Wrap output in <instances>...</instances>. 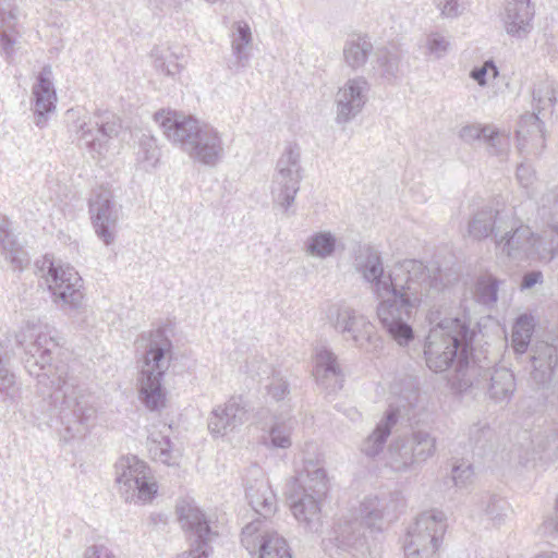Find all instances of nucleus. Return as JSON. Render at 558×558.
<instances>
[{"label":"nucleus","mask_w":558,"mask_h":558,"mask_svg":"<svg viewBox=\"0 0 558 558\" xmlns=\"http://www.w3.org/2000/svg\"><path fill=\"white\" fill-rule=\"evenodd\" d=\"M533 332V317L527 315L519 316L513 325L511 335V347L518 356L523 355L526 352Z\"/></svg>","instance_id":"nucleus-39"},{"label":"nucleus","mask_w":558,"mask_h":558,"mask_svg":"<svg viewBox=\"0 0 558 558\" xmlns=\"http://www.w3.org/2000/svg\"><path fill=\"white\" fill-rule=\"evenodd\" d=\"M0 254L14 270L22 271L29 264L28 253L17 241L12 223L5 217H0Z\"/></svg>","instance_id":"nucleus-28"},{"label":"nucleus","mask_w":558,"mask_h":558,"mask_svg":"<svg viewBox=\"0 0 558 558\" xmlns=\"http://www.w3.org/2000/svg\"><path fill=\"white\" fill-rule=\"evenodd\" d=\"M14 351L9 339L0 340V392L9 393L15 384V375L10 368Z\"/></svg>","instance_id":"nucleus-42"},{"label":"nucleus","mask_w":558,"mask_h":558,"mask_svg":"<svg viewBox=\"0 0 558 558\" xmlns=\"http://www.w3.org/2000/svg\"><path fill=\"white\" fill-rule=\"evenodd\" d=\"M535 558H558V554H556V553L544 554V555L536 556Z\"/></svg>","instance_id":"nucleus-61"},{"label":"nucleus","mask_w":558,"mask_h":558,"mask_svg":"<svg viewBox=\"0 0 558 558\" xmlns=\"http://www.w3.org/2000/svg\"><path fill=\"white\" fill-rule=\"evenodd\" d=\"M542 279H543V274L541 271L533 270V271L526 272L522 277L521 288L522 289H531L536 283L542 282Z\"/></svg>","instance_id":"nucleus-57"},{"label":"nucleus","mask_w":558,"mask_h":558,"mask_svg":"<svg viewBox=\"0 0 558 558\" xmlns=\"http://www.w3.org/2000/svg\"><path fill=\"white\" fill-rule=\"evenodd\" d=\"M89 213L98 238L106 245L113 243L119 215L110 189L99 186L93 191Z\"/></svg>","instance_id":"nucleus-18"},{"label":"nucleus","mask_w":558,"mask_h":558,"mask_svg":"<svg viewBox=\"0 0 558 558\" xmlns=\"http://www.w3.org/2000/svg\"><path fill=\"white\" fill-rule=\"evenodd\" d=\"M137 341L145 350L138 378L140 399L147 409L160 410L166 405L161 381L170 366L173 345L162 327L143 332Z\"/></svg>","instance_id":"nucleus-6"},{"label":"nucleus","mask_w":558,"mask_h":558,"mask_svg":"<svg viewBox=\"0 0 558 558\" xmlns=\"http://www.w3.org/2000/svg\"><path fill=\"white\" fill-rule=\"evenodd\" d=\"M295 422L289 418H276L265 437V445L272 448L287 449L292 445L291 434Z\"/></svg>","instance_id":"nucleus-40"},{"label":"nucleus","mask_w":558,"mask_h":558,"mask_svg":"<svg viewBox=\"0 0 558 558\" xmlns=\"http://www.w3.org/2000/svg\"><path fill=\"white\" fill-rule=\"evenodd\" d=\"M557 84L555 81L538 82L533 89V112L521 116L518 130V149L521 154L538 155L544 147V119L553 114L557 100Z\"/></svg>","instance_id":"nucleus-7"},{"label":"nucleus","mask_w":558,"mask_h":558,"mask_svg":"<svg viewBox=\"0 0 558 558\" xmlns=\"http://www.w3.org/2000/svg\"><path fill=\"white\" fill-rule=\"evenodd\" d=\"M534 8L530 0H508L505 5L502 21L506 32L515 37H523L532 29Z\"/></svg>","instance_id":"nucleus-27"},{"label":"nucleus","mask_w":558,"mask_h":558,"mask_svg":"<svg viewBox=\"0 0 558 558\" xmlns=\"http://www.w3.org/2000/svg\"><path fill=\"white\" fill-rule=\"evenodd\" d=\"M337 239L330 231L313 233L305 242V252L313 257L326 259L333 255Z\"/></svg>","instance_id":"nucleus-38"},{"label":"nucleus","mask_w":558,"mask_h":558,"mask_svg":"<svg viewBox=\"0 0 558 558\" xmlns=\"http://www.w3.org/2000/svg\"><path fill=\"white\" fill-rule=\"evenodd\" d=\"M314 376L317 384L328 392H336L342 388L344 375L337 355L329 349L317 350Z\"/></svg>","instance_id":"nucleus-25"},{"label":"nucleus","mask_w":558,"mask_h":558,"mask_svg":"<svg viewBox=\"0 0 558 558\" xmlns=\"http://www.w3.org/2000/svg\"><path fill=\"white\" fill-rule=\"evenodd\" d=\"M490 428L486 423H476L470 426L469 437L470 441L474 445H480L484 439L490 435Z\"/></svg>","instance_id":"nucleus-53"},{"label":"nucleus","mask_w":558,"mask_h":558,"mask_svg":"<svg viewBox=\"0 0 558 558\" xmlns=\"http://www.w3.org/2000/svg\"><path fill=\"white\" fill-rule=\"evenodd\" d=\"M138 159L146 163L147 168H155L160 158V150L153 136L143 135L140 140Z\"/></svg>","instance_id":"nucleus-46"},{"label":"nucleus","mask_w":558,"mask_h":558,"mask_svg":"<svg viewBox=\"0 0 558 558\" xmlns=\"http://www.w3.org/2000/svg\"><path fill=\"white\" fill-rule=\"evenodd\" d=\"M551 440H555V435L546 436L545 440H537L536 438L533 439L532 441L536 442V446L538 447L539 450H545L549 446Z\"/></svg>","instance_id":"nucleus-59"},{"label":"nucleus","mask_w":558,"mask_h":558,"mask_svg":"<svg viewBox=\"0 0 558 558\" xmlns=\"http://www.w3.org/2000/svg\"><path fill=\"white\" fill-rule=\"evenodd\" d=\"M451 475L457 487H465L472 482L474 472L470 463L462 461L452 466Z\"/></svg>","instance_id":"nucleus-51"},{"label":"nucleus","mask_w":558,"mask_h":558,"mask_svg":"<svg viewBox=\"0 0 558 558\" xmlns=\"http://www.w3.org/2000/svg\"><path fill=\"white\" fill-rule=\"evenodd\" d=\"M66 116L70 119H74L76 117V111L74 109H70L66 111Z\"/></svg>","instance_id":"nucleus-62"},{"label":"nucleus","mask_w":558,"mask_h":558,"mask_svg":"<svg viewBox=\"0 0 558 558\" xmlns=\"http://www.w3.org/2000/svg\"><path fill=\"white\" fill-rule=\"evenodd\" d=\"M302 181L301 148L289 143L277 161L272 180L274 199L287 210L295 199Z\"/></svg>","instance_id":"nucleus-15"},{"label":"nucleus","mask_w":558,"mask_h":558,"mask_svg":"<svg viewBox=\"0 0 558 558\" xmlns=\"http://www.w3.org/2000/svg\"><path fill=\"white\" fill-rule=\"evenodd\" d=\"M508 504L506 500L498 496H489L486 500L484 509L487 518L496 523H500L506 515Z\"/></svg>","instance_id":"nucleus-47"},{"label":"nucleus","mask_w":558,"mask_h":558,"mask_svg":"<svg viewBox=\"0 0 558 558\" xmlns=\"http://www.w3.org/2000/svg\"><path fill=\"white\" fill-rule=\"evenodd\" d=\"M511 209L495 210L492 207H484L476 211L468 226V233L475 240H482L489 235L496 238L497 220L505 213H510Z\"/></svg>","instance_id":"nucleus-32"},{"label":"nucleus","mask_w":558,"mask_h":558,"mask_svg":"<svg viewBox=\"0 0 558 558\" xmlns=\"http://www.w3.org/2000/svg\"><path fill=\"white\" fill-rule=\"evenodd\" d=\"M459 135L461 140L468 144H472L475 141L483 142L486 135V125H465L460 130Z\"/></svg>","instance_id":"nucleus-52"},{"label":"nucleus","mask_w":558,"mask_h":558,"mask_svg":"<svg viewBox=\"0 0 558 558\" xmlns=\"http://www.w3.org/2000/svg\"><path fill=\"white\" fill-rule=\"evenodd\" d=\"M352 265L378 300L377 316L383 328L399 345L409 344L414 338L409 324L412 314L424 296L445 287L442 280L432 277L415 259L404 260L386 272L380 254L368 245L355 251Z\"/></svg>","instance_id":"nucleus-1"},{"label":"nucleus","mask_w":558,"mask_h":558,"mask_svg":"<svg viewBox=\"0 0 558 558\" xmlns=\"http://www.w3.org/2000/svg\"><path fill=\"white\" fill-rule=\"evenodd\" d=\"M447 529L446 515L440 510L420 513L409 526L404 541L407 558H436Z\"/></svg>","instance_id":"nucleus-10"},{"label":"nucleus","mask_w":558,"mask_h":558,"mask_svg":"<svg viewBox=\"0 0 558 558\" xmlns=\"http://www.w3.org/2000/svg\"><path fill=\"white\" fill-rule=\"evenodd\" d=\"M48 268L45 280L53 302L61 310L77 312L83 306V280L72 266L54 265L50 258H45L41 269Z\"/></svg>","instance_id":"nucleus-14"},{"label":"nucleus","mask_w":558,"mask_h":558,"mask_svg":"<svg viewBox=\"0 0 558 558\" xmlns=\"http://www.w3.org/2000/svg\"><path fill=\"white\" fill-rule=\"evenodd\" d=\"M147 450L150 458L167 465L178 463L179 454L172 449L169 436L153 432L147 438Z\"/></svg>","instance_id":"nucleus-36"},{"label":"nucleus","mask_w":558,"mask_h":558,"mask_svg":"<svg viewBox=\"0 0 558 558\" xmlns=\"http://www.w3.org/2000/svg\"><path fill=\"white\" fill-rule=\"evenodd\" d=\"M248 372H251L253 375L262 376V374H267L269 366L267 364L259 365L255 367L254 362L252 361L248 365Z\"/></svg>","instance_id":"nucleus-58"},{"label":"nucleus","mask_w":558,"mask_h":558,"mask_svg":"<svg viewBox=\"0 0 558 558\" xmlns=\"http://www.w3.org/2000/svg\"><path fill=\"white\" fill-rule=\"evenodd\" d=\"M16 345L24 350V366L35 376L38 386L48 388L49 416H57L69 437L82 436L96 415L92 397L68 365L51 367L52 354L59 348L54 328L47 324L27 322L15 336Z\"/></svg>","instance_id":"nucleus-2"},{"label":"nucleus","mask_w":558,"mask_h":558,"mask_svg":"<svg viewBox=\"0 0 558 558\" xmlns=\"http://www.w3.org/2000/svg\"><path fill=\"white\" fill-rule=\"evenodd\" d=\"M153 65L159 75L175 78L181 72L179 57L169 47H156L151 51Z\"/></svg>","instance_id":"nucleus-37"},{"label":"nucleus","mask_w":558,"mask_h":558,"mask_svg":"<svg viewBox=\"0 0 558 558\" xmlns=\"http://www.w3.org/2000/svg\"><path fill=\"white\" fill-rule=\"evenodd\" d=\"M335 542L340 549L350 551L355 558H364L369 554V542L362 521L339 524L335 530Z\"/></svg>","instance_id":"nucleus-26"},{"label":"nucleus","mask_w":558,"mask_h":558,"mask_svg":"<svg viewBox=\"0 0 558 558\" xmlns=\"http://www.w3.org/2000/svg\"><path fill=\"white\" fill-rule=\"evenodd\" d=\"M435 4L445 19H457L465 10V0H435Z\"/></svg>","instance_id":"nucleus-49"},{"label":"nucleus","mask_w":558,"mask_h":558,"mask_svg":"<svg viewBox=\"0 0 558 558\" xmlns=\"http://www.w3.org/2000/svg\"><path fill=\"white\" fill-rule=\"evenodd\" d=\"M253 37L250 25L244 21L233 24L231 33L232 59L229 61V69L238 72L247 66L251 58Z\"/></svg>","instance_id":"nucleus-29"},{"label":"nucleus","mask_w":558,"mask_h":558,"mask_svg":"<svg viewBox=\"0 0 558 558\" xmlns=\"http://www.w3.org/2000/svg\"><path fill=\"white\" fill-rule=\"evenodd\" d=\"M78 145L86 149L93 158H101L111 148L112 141L122 132V121L113 112L96 110L93 114L84 117L74 125Z\"/></svg>","instance_id":"nucleus-11"},{"label":"nucleus","mask_w":558,"mask_h":558,"mask_svg":"<svg viewBox=\"0 0 558 558\" xmlns=\"http://www.w3.org/2000/svg\"><path fill=\"white\" fill-rule=\"evenodd\" d=\"M490 155L504 157L508 154L510 138L507 134L500 133L490 125H486V135L483 141Z\"/></svg>","instance_id":"nucleus-44"},{"label":"nucleus","mask_w":558,"mask_h":558,"mask_svg":"<svg viewBox=\"0 0 558 558\" xmlns=\"http://www.w3.org/2000/svg\"><path fill=\"white\" fill-rule=\"evenodd\" d=\"M498 221L495 242L502 254L511 258H523L535 252L541 260L547 262L542 258V254L545 248H549L550 238L544 233L536 239L531 228L515 218L512 210L501 215Z\"/></svg>","instance_id":"nucleus-9"},{"label":"nucleus","mask_w":558,"mask_h":558,"mask_svg":"<svg viewBox=\"0 0 558 558\" xmlns=\"http://www.w3.org/2000/svg\"><path fill=\"white\" fill-rule=\"evenodd\" d=\"M498 75L499 70L493 60L485 61L481 66H475L470 72V77L482 87L487 85V76L496 78Z\"/></svg>","instance_id":"nucleus-48"},{"label":"nucleus","mask_w":558,"mask_h":558,"mask_svg":"<svg viewBox=\"0 0 558 558\" xmlns=\"http://www.w3.org/2000/svg\"><path fill=\"white\" fill-rule=\"evenodd\" d=\"M425 56L439 60L447 56V53L451 49V43L449 37L439 33V32H430L426 35L425 44Z\"/></svg>","instance_id":"nucleus-43"},{"label":"nucleus","mask_w":558,"mask_h":558,"mask_svg":"<svg viewBox=\"0 0 558 558\" xmlns=\"http://www.w3.org/2000/svg\"><path fill=\"white\" fill-rule=\"evenodd\" d=\"M34 122L43 129L47 123L48 114L56 110L57 93L52 83V69L46 65L37 75V81L32 88Z\"/></svg>","instance_id":"nucleus-23"},{"label":"nucleus","mask_w":558,"mask_h":558,"mask_svg":"<svg viewBox=\"0 0 558 558\" xmlns=\"http://www.w3.org/2000/svg\"><path fill=\"white\" fill-rule=\"evenodd\" d=\"M478 367L480 375L477 376L474 385L478 383V378L481 376L486 378L489 375L490 384L488 387V393L492 399L497 402H501L508 400L512 396L515 389V381L514 376L510 369L506 367H497L492 372L486 371L484 374H482V367Z\"/></svg>","instance_id":"nucleus-31"},{"label":"nucleus","mask_w":558,"mask_h":558,"mask_svg":"<svg viewBox=\"0 0 558 558\" xmlns=\"http://www.w3.org/2000/svg\"><path fill=\"white\" fill-rule=\"evenodd\" d=\"M241 543L250 554L258 553L259 558H292L287 541L271 530L267 521L257 519L246 524Z\"/></svg>","instance_id":"nucleus-17"},{"label":"nucleus","mask_w":558,"mask_h":558,"mask_svg":"<svg viewBox=\"0 0 558 558\" xmlns=\"http://www.w3.org/2000/svg\"><path fill=\"white\" fill-rule=\"evenodd\" d=\"M536 216L543 226L548 228L545 230V236L550 238L549 248H545L542 258L551 260L558 254V184L543 194Z\"/></svg>","instance_id":"nucleus-24"},{"label":"nucleus","mask_w":558,"mask_h":558,"mask_svg":"<svg viewBox=\"0 0 558 558\" xmlns=\"http://www.w3.org/2000/svg\"><path fill=\"white\" fill-rule=\"evenodd\" d=\"M116 483L125 501L148 502L157 494L150 468L136 456L121 457L114 464Z\"/></svg>","instance_id":"nucleus-12"},{"label":"nucleus","mask_w":558,"mask_h":558,"mask_svg":"<svg viewBox=\"0 0 558 558\" xmlns=\"http://www.w3.org/2000/svg\"><path fill=\"white\" fill-rule=\"evenodd\" d=\"M247 420V403L242 397L233 396L211 411L208 429L213 435L225 436L242 426Z\"/></svg>","instance_id":"nucleus-20"},{"label":"nucleus","mask_w":558,"mask_h":558,"mask_svg":"<svg viewBox=\"0 0 558 558\" xmlns=\"http://www.w3.org/2000/svg\"><path fill=\"white\" fill-rule=\"evenodd\" d=\"M83 558H116V556L104 545H92L84 550Z\"/></svg>","instance_id":"nucleus-55"},{"label":"nucleus","mask_w":558,"mask_h":558,"mask_svg":"<svg viewBox=\"0 0 558 558\" xmlns=\"http://www.w3.org/2000/svg\"><path fill=\"white\" fill-rule=\"evenodd\" d=\"M517 179L522 187L529 189L535 180V172L530 165L522 162L517 168Z\"/></svg>","instance_id":"nucleus-54"},{"label":"nucleus","mask_w":558,"mask_h":558,"mask_svg":"<svg viewBox=\"0 0 558 558\" xmlns=\"http://www.w3.org/2000/svg\"><path fill=\"white\" fill-rule=\"evenodd\" d=\"M393 392L398 397L390 402L383 418L361 444L362 453L368 458H375L383 452L385 444L399 418L409 416V411L418 402V386L414 378L405 379L400 388L395 387Z\"/></svg>","instance_id":"nucleus-8"},{"label":"nucleus","mask_w":558,"mask_h":558,"mask_svg":"<svg viewBox=\"0 0 558 558\" xmlns=\"http://www.w3.org/2000/svg\"><path fill=\"white\" fill-rule=\"evenodd\" d=\"M404 508V498L399 490H383L366 496L360 505L361 521L371 531H383L386 524L397 520Z\"/></svg>","instance_id":"nucleus-16"},{"label":"nucleus","mask_w":558,"mask_h":558,"mask_svg":"<svg viewBox=\"0 0 558 558\" xmlns=\"http://www.w3.org/2000/svg\"><path fill=\"white\" fill-rule=\"evenodd\" d=\"M177 513L192 544L190 550L175 558H208L213 553L210 544L218 536V532L211 525V519L194 502L187 500L178 504Z\"/></svg>","instance_id":"nucleus-13"},{"label":"nucleus","mask_w":558,"mask_h":558,"mask_svg":"<svg viewBox=\"0 0 558 558\" xmlns=\"http://www.w3.org/2000/svg\"><path fill=\"white\" fill-rule=\"evenodd\" d=\"M401 54L397 50L378 48L372 61L373 75L387 83H393L401 76Z\"/></svg>","instance_id":"nucleus-30"},{"label":"nucleus","mask_w":558,"mask_h":558,"mask_svg":"<svg viewBox=\"0 0 558 558\" xmlns=\"http://www.w3.org/2000/svg\"><path fill=\"white\" fill-rule=\"evenodd\" d=\"M548 524H549V526L553 527L554 532L556 534H558V511L557 510H555V515H554V518L550 519Z\"/></svg>","instance_id":"nucleus-60"},{"label":"nucleus","mask_w":558,"mask_h":558,"mask_svg":"<svg viewBox=\"0 0 558 558\" xmlns=\"http://www.w3.org/2000/svg\"><path fill=\"white\" fill-rule=\"evenodd\" d=\"M248 473L251 477L246 483V498L253 510L266 520L277 509L276 495L260 468L254 465Z\"/></svg>","instance_id":"nucleus-22"},{"label":"nucleus","mask_w":558,"mask_h":558,"mask_svg":"<svg viewBox=\"0 0 558 558\" xmlns=\"http://www.w3.org/2000/svg\"><path fill=\"white\" fill-rule=\"evenodd\" d=\"M374 47L366 35L353 34L344 43L343 58L348 66L357 70L365 65Z\"/></svg>","instance_id":"nucleus-33"},{"label":"nucleus","mask_w":558,"mask_h":558,"mask_svg":"<svg viewBox=\"0 0 558 558\" xmlns=\"http://www.w3.org/2000/svg\"><path fill=\"white\" fill-rule=\"evenodd\" d=\"M438 313H430L433 325L426 337L424 355L426 365L435 373L452 368L449 383L457 392H464L474 386L480 367L472 356L474 333L458 317H446L436 322Z\"/></svg>","instance_id":"nucleus-3"},{"label":"nucleus","mask_w":558,"mask_h":558,"mask_svg":"<svg viewBox=\"0 0 558 558\" xmlns=\"http://www.w3.org/2000/svg\"><path fill=\"white\" fill-rule=\"evenodd\" d=\"M154 119L165 136L194 161L216 167L223 158L222 136L210 124L173 110L157 111Z\"/></svg>","instance_id":"nucleus-4"},{"label":"nucleus","mask_w":558,"mask_h":558,"mask_svg":"<svg viewBox=\"0 0 558 558\" xmlns=\"http://www.w3.org/2000/svg\"><path fill=\"white\" fill-rule=\"evenodd\" d=\"M530 357L535 377L539 375L541 381L550 379L554 368L558 364L557 349L547 342H537L532 349Z\"/></svg>","instance_id":"nucleus-34"},{"label":"nucleus","mask_w":558,"mask_h":558,"mask_svg":"<svg viewBox=\"0 0 558 558\" xmlns=\"http://www.w3.org/2000/svg\"><path fill=\"white\" fill-rule=\"evenodd\" d=\"M14 44L15 38L11 34L4 31L0 32V47L4 54L7 56V58H10L13 54Z\"/></svg>","instance_id":"nucleus-56"},{"label":"nucleus","mask_w":558,"mask_h":558,"mask_svg":"<svg viewBox=\"0 0 558 558\" xmlns=\"http://www.w3.org/2000/svg\"><path fill=\"white\" fill-rule=\"evenodd\" d=\"M268 393L277 401L289 393V384L279 371H271V380L267 385Z\"/></svg>","instance_id":"nucleus-50"},{"label":"nucleus","mask_w":558,"mask_h":558,"mask_svg":"<svg viewBox=\"0 0 558 558\" xmlns=\"http://www.w3.org/2000/svg\"><path fill=\"white\" fill-rule=\"evenodd\" d=\"M328 490L325 469L312 459H304L303 469L288 483L287 495L294 519L306 533H322V505Z\"/></svg>","instance_id":"nucleus-5"},{"label":"nucleus","mask_w":558,"mask_h":558,"mask_svg":"<svg viewBox=\"0 0 558 558\" xmlns=\"http://www.w3.org/2000/svg\"><path fill=\"white\" fill-rule=\"evenodd\" d=\"M336 331L341 333L347 341H353L356 347L363 348L372 341L375 333L373 324L353 308L339 307L332 320Z\"/></svg>","instance_id":"nucleus-21"},{"label":"nucleus","mask_w":558,"mask_h":558,"mask_svg":"<svg viewBox=\"0 0 558 558\" xmlns=\"http://www.w3.org/2000/svg\"><path fill=\"white\" fill-rule=\"evenodd\" d=\"M407 440L417 463L425 462L436 451V438L426 430H413Z\"/></svg>","instance_id":"nucleus-41"},{"label":"nucleus","mask_w":558,"mask_h":558,"mask_svg":"<svg viewBox=\"0 0 558 558\" xmlns=\"http://www.w3.org/2000/svg\"><path fill=\"white\" fill-rule=\"evenodd\" d=\"M500 281L492 275L482 277L476 284V299L480 303L488 305L497 301Z\"/></svg>","instance_id":"nucleus-45"},{"label":"nucleus","mask_w":558,"mask_h":558,"mask_svg":"<svg viewBox=\"0 0 558 558\" xmlns=\"http://www.w3.org/2000/svg\"><path fill=\"white\" fill-rule=\"evenodd\" d=\"M417 463L407 438L393 439L386 452V464L396 472H408Z\"/></svg>","instance_id":"nucleus-35"},{"label":"nucleus","mask_w":558,"mask_h":558,"mask_svg":"<svg viewBox=\"0 0 558 558\" xmlns=\"http://www.w3.org/2000/svg\"><path fill=\"white\" fill-rule=\"evenodd\" d=\"M369 84L363 76L348 80L335 95L336 117L339 125H345L363 110L368 99Z\"/></svg>","instance_id":"nucleus-19"}]
</instances>
